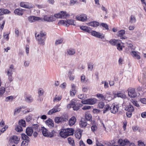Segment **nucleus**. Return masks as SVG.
Here are the masks:
<instances>
[{
	"mask_svg": "<svg viewBox=\"0 0 146 146\" xmlns=\"http://www.w3.org/2000/svg\"><path fill=\"white\" fill-rule=\"evenodd\" d=\"M62 99V97L60 96H58L57 95H56L55 98L54 99L53 101L55 102V101H59Z\"/></svg>",
	"mask_w": 146,
	"mask_h": 146,
	"instance_id": "603ef678",
	"label": "nucleus"
},
{
	"mask_svg": "<svg viewBox=\"0 0 146 146\" xmlns=\"http://www.w3.org/2000/svg\"><path fill=\"white\" fill-rule=\"evenodd\" d=\"M125 31L123 30H121L119 31L116 34L117 36L118 37H120L121 39H125L126 37H125V36H123L124 35L125 33Z\"/></svg>",
	"mask_w": 146,
	"mask_h": 146,
	"instance_id": "423d86ee",
	"label": "nucleus"
},
{
	"mask_svg": "<svg viewBox=\"0 0 146 146\" xmlns=\"http://www.w3.org/2000/svg\"><path fill=\"white\" fill-rule=\"evenodd\" d=\"M100 25L103 28H105L106 30H108L109 29L108 27V25L106 23H101L100 24Z\"/></svg>",
	"mask_w": 146,
	"mask_h": 146,
	"instance_id": "37998d69",
	"label": "nucleus"
},
{
	"mask_svg": "<svg viewBox=\"0 0 146 146\" xmlns=\"http://www.w3.org/2000/svg\"><path fill=\"white\" fill-rule=\"evenodd\" d=\"M14 13L18 15H22L23 14L22 9H21L18 8L16 9L14 11Z\"/></svg>",
	"mask_w": 146,
	"mask_h": 146,
	"instance_id": "5701e85b",
	"label": "nucleus"
},
{
	"mask_svg": "<svg viewBox=\"0 0 146 146\" xmlns=\"http://www.w3.org/2000/svg\"><path fill=\"white\" fill-rule=\"evenodd\" d=\"M80 28L82 31L88 33H90L92 31V29L91 28L86 26H81L80 27Z\"/></svg>",
	"mask_w": 146,
	"mask_h": 146,
	"instance_id": "f8f14e48",
	"label": "nucleus"
},
{
	"mask_svg": "<svg viewBox=\"0 0 146 146\" xmlns=\"http://www.w3.org/2000/svg\"><path fill=\"white\" fill-rule=\"evenodd\" d=\"M90 33H91V34L93 36H95L96 37H97L99 33L98 32H96L94 31H92V30L91 31Z\"/></svg>",
	"mask_w": 146,
	"mask_h": 146,
	"instance_id": "49530a36",
	"label": "nucleus"
},
{
	"mask_svg": "<svg viewBox=\"0 0 146 146\" xmlns=\"http://www.w3.org/2000/svg\"><path fill=\"white\" fill-rule=\"evenodd\" d=\"M9 141L11 142H13L15 144H17L19 143L18 137L16 135L11 136L9 139Z\"/></svg>",
	"mask_w": 146,
	"mask_h": 146,
	"instance_id": "0eeeda50",
	"label": "nucleus"
},
{
	"mask_svg": "<svg viewBox=\"0 0 146 146\" xmlns=\"http://www.w3.org/2000/svg\"><path fill=\"white\" fill-rule=\"evenodd\" d=\"M45 123L46 125L52 128L54 126V123L53 121L51 119L49 118L45 121Z\"/></svg>",
	"mask_w": 146,
	"mask_h": 146,
	"instance_id": "2eb2a0df",
	"label": "nucleus"
},
{
	"mask_svg": "<svg viewBox=\"0 0 146 146\" xmlns=\"http://www.w3.org/2000/svg\"><path fill=\"white\" fill-rule=\"evenodd\" d=\"M104 107V109L103 110L104 114L106 113L109 110H110V107L109 105L107 104L105 105Z\"/></svg>",
	"mask_w": 146,
	"mask_h": 146,
	"instance_id": "c85d7f7f",
	"label": "nucleus"
},
{
	"mask_svg": "<svg viewBox=\"0 0 146 146\" xmlns=\"http://www.w3.org/2000/svg\"><path fill=\"white\" fill-rule=\"evenodd\" d=\"M21 139L23 140H25V141H26L28 142L30 141L29 138L27 135H26L25 133L21 134Z\"/></svg>",
	"mask_w": 146,
	"mask_h": 146,
	"instance_id": "393cba45",
	"label": "nucleus"
},
{
	"mask_svg": "<svg viewBox=\"0 0 146 146\" xmlns=\"http://www.w3.org/2000/svg\"><path fill=\"white\" fill-rule=\"evenodd\" d=\"M120 40H119L111 39L110 40L109 42L110 44L112 46H116Z\"/></svg>",
	"mask_w": 146,
	"mask_h": 146,
	"instance_id": "f3484780",
	"label": "nucleus"
},
{
	"mask_svg": "<svg viewBox=\"0 0 146 146\" xmlns=\"http://www.w3.org/2000/svg\"><path fill=\"white\" fill-rule=\"evenodd\" d=\"M15 130L18 132H20L23 131V128L21 125H17V127L16 128Z\"/></svg>",
	"mask_w": 146,
	"mask_h": 146,
	"instance_id": "a18cd8bd",
	"label": "nucleus"
},
{
	"mask_svg": "<svg viewBox=\"0 0 146 146\" xmlns=\"http://www.w3.org/2000/svg\"><path fill=\"white\" fill-rule=\"evenodd\" d=\"M33 132V130L31 127H28L26 129V133L28 136H31Z\"/></svg>",
	"mask_w": 146,
	"mask_h": 146,
	"instance_id": "9b49d317",
	"label": "nucleus"
},
{
	"mask_svg": "<svg viewBox=\"0 0 146 146\" xmlns=\"http://www.w3.org/2000/svg\"><path fill=\"white\" fill-rule=\"evenodd\" d=\"M68 114L64 113L61 116L55 117L54 121L56 123H62L67 121L68 120Z\"/></svg>",
	"mask_w": 146,
	"mask_h": 146,
	"instance_id": "f257e3e1",
	"label": "nucleus"
},
{
	"mask_svg": "<svg viewBox=\"0 0 146 146\" xmlns=\"http://www.w3.org/2000/svg\"><path fill=\"white\" fill-rule=\"evenodd\" d=\"M91 129L92 131L94 132L97 129V126L96 125H94L91 126Z\"/></svg>",
	"mask_w": 146,
	"mask_h": 146,
	"instance_id": "3c124183",
	"label": "nucleus"
},
{
	"mask_svg": "<svg viewBox=\"0 0 146 146\" xmlns=\"http://www.w3.org/2000/svg\"><path fill=\"white\" fill-rule=\"evenodd\" d=\"M88 99V104L93 105L96 103V100L95 98H90Z\"/></svg>",
	"mask_w": 146,
	"mask_h": 146,
	"instance_id": "bb28decb",
	"label": "nucleus"
},
{
	"mask_svg": "<svg viewBox=\"0 0 146 146\" xmlns=\"http://www.w3.org/2000/svg\"><path fill=\"white\" fill-rule=\"evenodd\" d=\"M134 111V108L133 105L129 103L128 106V117H130L132 115V112Z\"/></svg>",
	"mask_w": 146,
	"mask_h": 146,
	"instance_id": "9d476101",
	"label": "nucleus"
},
{
	"mask_svg": "<svg viewBox=\"0 0 146 146\" xmlns=\"http://www.w3.org/2000/svg\"><path fill=\"white\" fill-rule=\"evenodd\" d=\"M47 130V129L44 127H41L40 131H42V134L45 137H46L48 135V132Z\"/></svg>",
	"mask_w": 146,
	"mask_h": 146,
	"instance_id": "c756f323",
	"label": "nucleus"
},
{
	"mask_svg": "<svg viewBox=\"0 0 146 146\" xmlns=\"http://www.w3.org/2000/svg\"><path fill=\"white\" fill-rule=\"evenodd\" d=\"M19 124L20 125L22 126L23 127H25L26 126V122L23 119L20 120L19 121Z\"/></svg>",
	"mask_w": 146,
	"mask_h": 146,
	"instance_id": "c9c22d12",
	"label": "nucleus"
},
{
	"mask_svg": "<svg viewBox=\"0 0 146 146\" xmlns=\"http://www.w3.org/2000/svg\"><path fill=\"white\" fill-rule=\"evenodd\" d=\"M96 146H104L102 144L100 143L98 140H96Z\"/></svg>",
	"mask_w": 146,
	"mask_h": 146,
	"instance_id": "69168bd1",
	"label": "nucleus"
},
{
	"mask_svg": "<svg viewBox=\"0 0 146 146\" xmlns=\"http://www.w3.org/2000/svg\"><path fill=\"white\" fill-rule=\"evenodd\" d=\"M26 101L29 103L31 102L33 100V99L31 96H27L25 99Z\"/></svg>",
	"mask_w": 146,
	"mask_h": 146,
	"instance_id": "a19ab883",
	"label": "nucleus"
},
{
	"mask_svg": "<svg viewBox=\"0 0 146 146\" xmlns=\"http://www.w3.org/2000/svg\"><path fill=\"white\" fill-rule=\"evenodd\" d=\"M76 19L79 21H85L87 19V16L85 14L82 15L78 17L76 16Z\"/></svg>",
	"mask_w": 146,
	"mask_h": 146,
	"instance_id": "1a4fd4ad",
	"label": "nucleus"
},
{
	"mask_svg": "<svg viewBox=\"0 0 146 146\" xmlns=\"http://www.w3.org/2000/svg\"><path fill=\"white\" fill-rule=\"evenodd\" d=\"M13 97L12 96H8L6 98L5 101L7 102L9 101H11L13 100Z\"/></svg>",
	"mask_w": 146,
	"mask_h": 146,
	"instance_id": "864d4df0",
	"label": "nucleus"
},
{
	"mask_svg": "<svg viewBox=\"0 0 146 146\" xmlns=\"http://www.w3.org/2000/svg\"><path fill=\"white\" fill-rule=\"evenodd\" d=\"M33 129L39 132L40 131L41 129L40 128L39 125L37 124H34L31 127Z\"/></svg>",
	"mask_w": 146,
	"mask_h": 146,
	"instance_id": "b1692460",
	"label": "nucleus"
},
{
	"mask_svg": "<svg viewBox=\"0 0 146 146\" xmlns=\"http://www.w3.org/2000/svg\"><path fill=\"white\" fill-rule=\"evenodd\" d=\"M105 105L104 102H101L98 103V107L99 108L102 109L104 108Z\"/></svg>",
	"mask_w": 146,
	"mask_h": 146,
	"instance_id": "79ce46f5",
	"label": "nucleus"
},
{
	"mask_svg": "<svg viewBox=\"0 0 146 146\" xmlns=\"http://www.w3.org/2000/svg\"><path fill=\"white\" fill-rule=\"evenodd\" d=\"M97 97L98 98H100L101 99H105V97L102 94H97Z\"/></svg>",
	"mask_w": 146,
	"mask_h": 146,
	"instance_id": "680f3d73",
	"label": "nucleus"
},
{
	"mask_svg": "<svg viewBox=\"0 0 146 146\" xmlns=\"http://www.w3.org/2000/svg\"><path fill=\"white\" fill-rule=\"evenodd\" d=\"M138 146H145V144L144 143L140 141H138Z\"/></svg>",
	"mask_w": 146,
	"mask_h": 146,
	"instance_id": "774afa93",
	"label": "nucleus"
},
{
	"mask_svg": "<svg viewBox=\"0 0 146 146\" xmlns=\"http://www.w3.org/2000/svg\"><path fill=\"white\" fill-rule=\"evenodd\" d=\"M140 101L142 103L145 104H146V98H140Z\"/></svg>",
	"mask_w": 146,
	"mask_h": 146,
	"instance_id": "338daca9",
	"label": "nucleus"
},
{
	"mask_svg": "<svg viewBox=\"0 0 146 146\" xmlns=\"http://www.w3.org/2000/svg\"><path fill=\"white\" fill-rule=\"evenodd\" d=\"M46 33H43L41 31L40 34H38L37 35H36V33L35 36L40 38L44 37V36L46 35Z\"/></svg>",
	"mask_w": 146,
	"mask_h": 146,
	"instance_id": "4c0bfd02",
	"label": "nucleus"
},
{
	"mask_svg": "<svg viewBox=\"0 0 146 146\" xmlns=\"http://www.w3.org/2000/svg\"><path fill=\"white\" fill-rule=\"evenodd\" d=\"M33 115L31 114H29V115L26 117V119L27 122H29L32 119Z\"/></svg>",
	"mask_w": 146,
	"mask_h": 146,
	"instance_id": "58836bf2",
	"label": "nucleus"
},
{
	"mask_svg": "<svg viewBox=\"0 0 146 146\" xmlns=\"http://www.w3.org/2000/svg\"><path fill=\"white\" fill-rule=\"evenodd\" d=\"M68 143L72 146H75L74 140L72 138L70 137L68 138Z\"/></svg>",
	"mask_w": 146,
	"mask_h": 146,
	"instance_id": "473e14b6",
	"label": "nucleus"
},
{
	"mask_svg": "<svg viewBox=\"0 0 146 146\" xmlns=\"http://www.w3.org/2000/svg\"><path fill=\"white\" fill-rule=\"evenodd\" d=\"M75 104V102L73 101V100L70 101V103L68 104L67 106L68 108H70L72 106H73V105Z\"/></svg>",
	"mask_w": 146,
	"mask_h": 146,
	"instance_id": "5fc2aeb1",
	"label": "nucleus"
},
{
	"mask_svg": "<svg viewBox=\"0 0 146 146\" xmlns=\"http://www.w3.org/2000/svg\"><path fill=\"white\" fill-rule=\"evenodd\" d=\"M63 41V39L61 38L56 40L55 42V45H56L62 43Z\"/></svg>",
	"mask_w": 146,
	"mask_h": 146,
	"instance_id": "de8ad7c7",
	"label": "nucleus"
},
{
	"mask_svg": "<svg viewBox=\"0 0 146 146\" xmlns=\"http://www.w3.org/2000/svg\"><path fill=\"white\" fill-rule=\"evenodd\" d=\"M54 17L56 18H61V15H60V13L55 14H54Z\"/></svg>",
	"mask_w": 146,
	"mask_h": 146,
	"instance_id": "4d7b16f0",
	"label": "nucleus"
},
{
	"mask_svg": "<svg viewBox=\"0 0 146 146\" xmlns=\"http://www.w3.org/2000/svg\"><path fill=\"white\" fill-rule=\"evenodd\" d=\"M87 123L86 121H83L81 120L79 122L80 126L81 127L85 128L87 125Z\"/></svg>",
	"mask_w": 146,
	"mask_h": 146,
	"instance_id": "cd10ccee",
	"label": "nucleus"
},
{
	"mask_svg": "<svg viewBox=\"0 0 146 146\" xmlns=\"http://www.w3.org/2000/svg\"><path fill=\"white\" fill-rule=\"evenodd\" d=\"M67 23L66 20H61L58 23V24H60L62 25H65L66 26V24Z\"/></svg>",
	"mask_w": 146,
	"mask_h": 146,
	"instance_id": "8fccbe9b",
	"label": "nucleus"
},
{
	"mask_svg": "<svg viewBox=\"0 0 146 146\" xmlns=\"http://www.w3.org/2000/svg\"><path fill=\"white\" fill-rule=\"evenodd\" d=\"M38 43L44 45V41L45 38V37H38Z\"/></svg>",
	"mask_w": 146,
	"mask_h": 146,
	"instance_id": "72a5a7b5",
	"label": "nucleus"
},
{
	"mask_svg": "<svg viewBox=\"0 0 146 146\" xmlns=\"http://www.w3.org/2000/svg\"><path fill=\"white\" fill-rule=\"evenodd\" d=\"M120 91H114L113 92V94L114 95V98H116L117 97H119V94Z\"/></svg>",
	"mask_w": 146,
	"mask_h": 146,
	"instance_id": "c03bdc74",
	"label": "nucleus"
},
{
	"mask_svg": "<svg viewBox=\"0 0 146 146\" xmlns=\"http://www.w3.org/2000/svg\"><path fill=\"white\" fill-rule=\"evenodd\" d=\"M130 54L133 57L137 60H139L140 58V55H138L137 52L135 51H131Z\"/></svg>",
	"mask_w": 146,
	"mask_h": 146,
	"instance_id": "aec40b11",
	"label": "nucleus"
},
{
	"mask_svg": "<svg viewBox=\"0 0 146 146\" xmlns=\"http://www.w3.org/2000/svg\"><path fill=\"white\" fill-rule=\"evenodd\" d=\"M67 23L66 26L67 27L69 26L70 25L75 26L76 24L74 23V20L72 19H68L66 20Z\"/></svg>",
	"mask_w": 146,
	"mask_h": 146,
	"instance_id": "a878e982",
	"label": "nucleus"
},
{
	"mask_svg": "<svg viewBox=\"0 0 146 146\" xmlns=\"http://www.w3.org/2000/svg\"><path fill=\"white\" fill-rule=\"evenodd\" d=\"M66 133L68 135V136L69 135H72L74 134V130L72 128H67L66 129Z\"/></svg>",
	"mask_w": 146,
	"mask_h": 146,
	"instance_id": "6ab92c4d",
	"label": "nucleus"
},
{
	"mask_svg": "<svg viewBox=\"0 0 146 146\" xmlns=\"http://www.w3.org/2000/svg\"><path fill=\"white\" fill-rule=\"evenodd\" d=\"M60 136L62 138H66L68 137L66 129H62L60 132Z\"/></svg>",
	"mask_w": 146,
	"mask_h": 146,
	"instance_id": "ddd939ff",
	"label": "nucleus"
},
{
	"mask_svg": "<svg viewBox=\"0 0 146 146\" xmlns=\"http://www.w3.org/2000/svg\"><path fill=\"white\" fill-rule=\"evenodd\" d=\"M3 14H8L11 13L10 11L7 9H3Z\"/></svg>",
	"mask_w": 146,
	"mask_h": 146,
	"instance_id": "0e129e2a",
	"label": "nucleus"
},
{
	"mask_svg": "<svg viewBox=\"0 0 146 146\" xmlns=\"http://www.w3.org/2000/svg\"><path fill=\"white\" fill-rule=\"evenodd\" d=\"M72 108L74 110L77 111L80 109V107H81L82 106V104L76 103L75 102V104L73 105Z\"/></svg>",
	"mask_w": 146,
	"mask_h": 146,
	"instance_id": "a211bd4d",
	"label": "nucleus"
},
{
	"mask_svg": "<svg viewBox=\"0 0 146 146\" xmlns=\"http://www.w3.org/2000/svg\"><path fill=\"white\" fill-rule=\"evenodd\" d=\"M88 69H90V70L92 71L93 68V65L91 63H90L89 64H88Z\"/></svg>",
	"mask_w": 146,
	"mask_h": 146,
	"instance_id": "e2e57ef3",
	"label": "nucleus"
},
{
	"mask_svg": "<svg viewBox=\"0 0 146 146\" xmlns=\"http://www.w3.org/2000/svg\"><path fill=\"white\" fill-rule=\"evenodd\" d=\"M55 133V132L54 130H52L51 132L48 133V135L46 137L50 138L54 136Z\"/></svg>",
	"mask_w": 146,
	"mask_h": 146,
	"instance_id": "ea45409f",
	"label": "nucleus"
},
{
	"mask_svg": "<svg viewBox=\"0 0 146 146\" xmlns=\"http://www.w3.org/2000/svg\"><path fill=\"white\" fill-rule=\"evenodd\" d=\"M88 26L93 27H97L100 25L99 23L95 21H93L88 23Z\"/></svg>",
	"mask_w": 146,
	"mask_h": 146,
	"instance_id": "dca6fc26",
	"label": "nucleus"
},
{
	"mask_svg": "<svg viewBox=\"0 0 146 146\" xmlns=\"http://www.w3.org/2000/svg\"><path fill=\"white\" fill-rule=\"evenodd\" d=\"M121 42V40H120L116 46L117 47V49L119 51L122 50V48L120 44Z\"/></svg>",
	"mask_w": 146,
	"mask_h": 146,
	"instance_id": "09e8293b",
	"label": "nucleus"
},
{
	"mask_svg": "<svg viewBox=\"0 0 146 146\" xmlns=\"http://www.w3.org/2000/svg\"><path fill=\"white\" fill-rule=\"evenodd\" d=\"M60 13V15H61V19L64 18L65 14L66 13V11H61Z\"/></svg>",
	"mask_w": 146,
	"mask_h": 146,
	"instance_id": "13d9d810",
	"label": "nucleus"
},
{
	"mask_svg": "<svg viewBox=\"0 0 146 146\" xmlns=\"http://www.w3.org/2000/svg\"><path fill=\"white\" fill-rule=\"evenodd\" d=\"M20 6L22 7L28 9H30L34 7V5L25 4L24 2H21L20 3Z\"/></svg>",
	"mask_w": 146,
	"mask_h": 146,
	"instance_id": "4468645a",
	"label": "nucleus"
},
{
	"mask_svg": "<svg viewBox=\"0 0 146 146\" xmlns=\"http://www.w3.org/2000/svg\"><path fill=\"white\" fill-rule=\"evenodd\" d=\"M85 119L87 121H90L92 119V116L90 113H86L85 115Z\"/></svg>",
	"mask_w": 146,
	"mask_h": 146,
	"instance_id": "e433bc0d",
	"label": "nucleus"
},
{
	"mask_svg": "<svg viewBox=\"0 0 146 146\" xmlns=\"http://www.w3.org/2000/svg\"><path fill=\"white\" fill-rule=\"evenodd\" d=\"M75 50L74 49L70 48L67 50V52L70 55H72L75 53Z\"/></svg>",
	"mask_w": 146,
	"mask_h": 146,
	"instance_id": "f704fd0d",
	"label": "nucleus"
},
{
	"mask_svg": "<svg viewBox=\"0 0 146 146\" xmlns=\"http://www.w3.org/2000/svg\"><path fill=\"white\" fill-rule=\"evenodd\" d=\"M60 106V105L59 104L56 105L52 109L48 111V114L51 115L54 113L60 111L61 110L60 108H59Z\"/></svg>",
	"mask_w": 146,
	"mask_h": 146,
	"instance_id": "f03ea898",
	"label": "nucleus"
},
{
	"mask_svg": "<svg viewBox=\"0 0 146 146\" xmlns=\"http://www.w3.org/2000/svg\"><path fill=\"white\" fill-rule=\"evenodd\" d=\"M97 37L102 39L104 38V36L103 33H101L99 32Z\"/></svg>",
	"mask_w": 146,
	"mask_h": 146,
	"instance_id": "6e6d98bb",
	"label": "nucleus"
},
{
	"mask_svg": "<svg viewBox=\"0 0 146 146\" xmlns=\"http://www.w3.org/2000/svg\"><path fill=\"white\" fill-rule=\"evenodd\" d=\"M118 144L120 145L121 146L124 145H126V144L128 143V140L127 139L125 141V140L123 141L121 139H120L118 140Z\"/></svg>",
	"mask_w": 146,
	"mask_h": 146,
	"instance_id": "4be33fe9",
	"label": "nucleus"
},
{
	"mask_svg": "<svg viewBox=\"0 0 146 146\" xmlns=\"http://www.w3.org/2000/svg\"><path fill=\"white\" fill-rule=\"evenodd\" d=\"M76 92V90H70V96H75V94Z\"/></svg>",
	"mask_w": 146,
	"mask_h": 146,
	"instance_id": "052dcab7",
	"label": "nucleus"
},
{
	"mask_svg": "<svg viewBox=\"0 0 146 146\" xmlns=\"http://www.w3.org/2000/svg\"><path fill=\"white\" fill-rule=\"evenodd\" d=\"M76 120L75 117L73 116L70 118L69 120V124L70 125L72 126L75 123Z\"/></svg>",
	"mask_w": 146,
	"mask_h": 146,
	"instance_id": "412c9836",
	"label": "nucleus"
},
{
	"mask_svg": "<svg viewBox=\"0 0 146 146\" xmlns=\"http://www.w3.org/2000/svg\"><path fill=\"white\" fill-rule=\"evenodd\" d=\"M128 100H130L131 102L132 103V104L135 106L137 107H140V106L138 103L137 101L133 99H131V100H130L129 98Z\"/></svg>",
	"mask_w": 146,
	"mask_h": 146,
	"instance_id": "2f4dec72",
	"label": "nucleus"
},
{
	"mask_svg": "<svg viewBox=\"0 0 146 146\" xmlns=\"http://www.w3.org/2000/svg\"><path fill=\"white\" fill-rule=\"evenodd\" d=\"M44 20L45 21L52 22L56 20V19L52 15H45L44 17Z\"/></svg>",
	"mask_w": 146,
	"mask_h": 146,
	"instance_id": "20e7f679",
	"label": "nucleus"
},
{
	"mask_svg": "<svg viewBox=\"0 0 146 146\" xmlns=\"http://www.w3.org/2000/svg\"><path fill=\"white\" fill-rule=\"evenodd\" d=\"M29 142L26 141H23L22 142L21 146H27Z\"/></svg>",
	"mask_w": 146,
	"mask_h": 146,
	"instance_id": "bf43d9fd",
	"label": "nucleus"
},
{
	"mask_svg": "<svg viewBox=\"0 0 146 146\" xmlns=\"http://www.w3.org/2000/svg\"><path fill=\"white\" fill-rule=\"evenodd\" d=\"M136 21V20L135 17L133 15H131L130 18L129 23H135Z\"/></svg>",
	"mask_w": 146,
	"mask_h": 146,
	"instance_id": "7c9ffc66",
	"label": "nucleus"
},
{
	"mask_svg": "<svg viewBox=\"0 0 146 146\" xmlns=\"http://www.w3.org/2000/svg\"><path fill=\"white\" fill-rule=\"evenodd\" d=\"M110 107V111L111 113H115L117 112L119 108L118 105H115L114 104H112Z\"/></svg>",
	"mask_w": 146,
	"mask_h": 146,
	"instance_id": "39448f33",
	"label": "nucleus"
},
{
	"mask_svg": "<svg viewBox=\"0 0 146 146\" xmlns=\"http://www.w3.org/2000/svg\"><path fill=\"white\" fill-rule=\"evenodd\" d=\"M137 96L136 93L135 89L133 88H128V97L131 98H133Z\"/></svg>",
	"mask_w": 146,
	"mask_h": 146,
	"instance_id": "7ed1b4c3",
	"label": "nucleus"
},
{
	"mask_svg": "<svg viewBox=\"0 0 146 146\" xmlns=\"http://www.w3.org/2000/svg\"><path fill=\"white\" fill-rule=\"evenodd\" d=\"M29 21L32 23L35 21H38L40 20L41 18L39 17H37L33 16H30L28 18Z\"/></svg>",
	"mask_w": 146,
	"mask_h": 146,
	"instance_id": "6e6552de",
	"label": "nucleus"
}]
</instances>
